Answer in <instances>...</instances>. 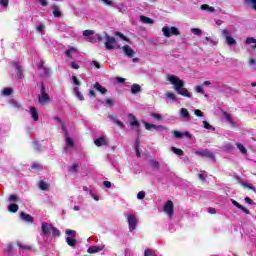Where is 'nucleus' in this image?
Listing matches in <instances>:
<instances>
[{
  "label": "nucleus",
  "instance_id": "16",
  "mask_svg": "<svg viewBox=\"0 0 256 256\" xmlns=\"http://www.w3.org/2000/svg\"><path fill=\"white\" fill-rule=\"evenodd\" d=\"M223 117L226 119V121L232 126V127H237V122H235V120H233V118L231 117V114L227 113V112H223Z\"/></svg>",
  "mask_w": 256,
  "mask_h": 256
},
{
  "label": "nucleus",
  "instance_id": "50",
  "mask_svg": "<svg viewBox=\"0 0 256 256\" xmlns=\"http://www.w3.org/2000/svg\"><path fill=\"white\" fill-rule=\"evenodd\" d=\"M137 199H140V200L145 199V191L138 192Z\"/></svg>",
  "mask_w": 256,
  "mask_h": 256
},
{
  "label": "nucleus",
  "instance_id": "11",
  "mask_svg": "<svg viewBox=\"0 0 256 256\" xmlns=\"http://www.w3.org/2000/svg\"><path fill=\"white\" fill-rule=\"evenodd\" d=\"M231 203L232 205H234V207H237V209H240V211H243L245 215H251V211H249V209L245 208L243 205L239 204V202H237L236 200L231 199Z\"/></svg>",
  "mask_w": 256,
  "mask_h": 256
},
{
  "label": "nucleus",
  "instance_id": "22",
  "mask_svg": "<svg viewBox=\"0 0 256 256\" xmlns=\"http://www.w3.org/2000/svg\"><path fill=\"white\" fill-rule=\"evenodd\" d=\"M140 21L146 25H153L155 21L147 16H140Z\"/></svg>",
  "mask_w": 256,
  "mask_h": 256
},
{
  "label": "nucleus",
  "instance_id": "51",
  "mask_svg": "<svg viewBox=\"0 0 256 256\" xmlns=\"http://www.w3.org/2000/svg\"><path fill=\"white\" fill-rule=\"evenodd\" d=\"M208 213H210V215H216L217 214V210L213 207H209L207 209Z\"/></svg>",
  "mask_w": 256,
  "mask_h": 256
},
{
  "label": "nucleus",
  "instance_id": "12",
  "mask_svg": "<svg viewBox=\"0 0 256 256\" xmlns=\"http://www.w3.org/2000/svg\"><path fill=\"white\" fill-rule=\"evenodd\" d=\"M196 155H200V157H207L208 159L215 161V154L209 152V150L197 151Z\"/></svg>",
  "mask_w": 256,
  "mask_h": 256
},
{
  "label": "nucleus",
  "instance_id": "13",
  "mask_svg": "<svg viewBox=\"0 0 256 256\" xmlns=\"http://www.w3.org/2000/svg\"><path fill=\"white\" fill-rule=\"evenodd\" d=\"M20 219H22V221H25L26 223H33L35 221V218H33V216L25 212L20 213Z\"/></svg>",
  "mask_w": 256,
  "mask_h": 256
},
{
  "label": "nucleus",
  "instance_id": "1",
  "mask_svg": "<svg viewBox=\"0 0 256 256\" xmlns=\"http://www.w3.org/2000/svg\"><path fill=\"white\" fill-rule=\"evenodd\" d=\"M168 81L172 85H174L175 91L178 93V95H182V97H188V99H191V93L189 90H187L185 87V82L183 80L179 79V77L175 75L168 76Z\"/></svg>",
  "mask_w": 256,
  "mask_h": 256
},
{
  "label": "nucleus",
  "instance_id": "44",
  "mask_svg": "<svg viewBox=\"0 0 256 256\" xmlns=\"http://www.w3.org/2000/svg\"><path fill=\"white\" fill-rule=\"evenodd\" d=\"M116 37H120V39H123V41H129V39L121 32L115 33Z\"/></svg>",
  "mask_w": 256,
  "mask_h": 256
},
{
  "label": "nucleus",
  "instance_id": "45",
  "mask_svg": "<svg viewBox=\"0 0 256 256\" xmlns=\"http://www.w3.org/2000/svg\"><path fill=\"white\" fill-rule=\"evenodd\" d=\"M34 149L38 152V153H41L43 151V148L41 147V144L39 143H35L34 145Z\"/></svg>",
  "mask_w": 256,
  "mask_h": 256
},
{
  "label": "nucleus",
  "instance_id": "64",
  "mask_svg": "<svg viewBox=\"0 0 256 256\" xmlns=\"http://www.w3.org/2000/svg\"><path fill=\"white\" fill-rule=\"evenodd\" d=\"M71 67L72 69H79V64H77V62H71Z\"/></svg>",
  "mask_w": 256,
  "mask_h": 256
},
{
  "label": "nucleus",
  "instance_id": "53",
  "mask_svg": "<svg viewBox=\"0 0 256 256\" xmlns=\"http://www.w3.org/2000/svg\"><path fill=\"white\" fill-rule=\"evenodd\" d=\"M194 115H196V117H203L204 114H203V112L201 110L196 109L194 111Z\"/></svg>",
  "mask_w": 256,
  "mask_h": 256
},
{
  "label": "nucleus",
  "instance_id": "61",
  "mask_svg": "<svg viewBox=\"0 0 256 256\" xmlns=\"http://www.w3.org/2000/svg\"><path fill=\"white\" fill-rule=\"evenodd\" d=\"M88 97H97V93H95V90H90L88 92Z\"/></svg>",
  "mask_w": 256,
  "mask_h": 256
},
{
  "label": "nucleus",
  "instance_id": "49",
  "mask_svg": "<svg viewBox=\"0 0 256 256\" xmlns=\"http://www.w3.org/2000/svg\"><path fill=\"white\" fill-rule=\"evenodd\" d=\"M114 103H115V99L113 98H108L106 99V102H105L106 105H111V107H113Z\"/></svg>",
  "mask_w": 256,
  "mask_h": 256
},
{
  "label": "nucleus",
  "instance_id": "28",
  "mask_svg": "<svg viewBox=\"0 0 256 256\" xmlns=\"http://www.w3.org/2000/svg\"><path fill=\"white\" fill-rule=\"evenodd\" d=\"M8 211L10 213H17V211H19V205L12 203L8 206Z\"/></svg>",
  "mask_w": 256,
  "mask_h": 256
},
{
  "label": "nucleus",
  "instance_id": "23",
  "mask_svg": "<svg viewBox=\"0 0 256 256\" xmlns=\"http://www.w3.org/2000/svg\"><path fill=\"white\" fill-rule=\"evenodd\" d=\"M38 187L39 189H41V191H47L50 187V184L41 180L39 183H38Z\"/></svg>",
  "mask_w": 256,
  "mask_h": 256
},
{
  "label": "nucleus",
  "instance_id": "24",
  "mask_svg": "<svg viewBox=\"0 0 256 256\" xmlns=\"http://www.w3.org/2000/svg\"><path fill=\"white\" fill-rule=\"evenodd\" d=\"M132 95H137V93H141V86L139 84H133L131 87Z\"/></svg>",
  "mask_w": 256,
  "mask_h": 256
},
{
  "label": "nucleus",
  "instance_id": "39",
  "mask_svg": "<svg viewBox=\"0 0 256 256\" xmlns=\"http://www.w3.org/2000/svg\"><path fill=\"white\" fill-rule=\"evenodd\" d=\"M66 143L68 147H75V143L73 142V139L69 137V135H66Z\"/></svg>",
  "mask_w": 256,
  "mask_h": 256
},
{
  "label": "nucleus",
  "instance_id": "48",
  "mask_svg": "<svg viewBox=\"0 0 256 256\" xmlns=\"http://www.w3.org/2000/svg\"><path fill=\"white\" fill-rule=\"evenodd\" d=\"M91 35H93V30H85L83 32L84 37H91Z\"/></svg>",
  "mask_w": 256,
  "mask_h": 256
},
{
  "label": "nucleus",
  "instance_id": "31",
  "mask_svg": "<svg viewBox=\"0 0 256 256\" xmlns=\"http://www.w3.org/2000/svg\"><path fill=\"white\" fill-rule=\"evenodd\" d=\"M244 5L250 6L256 11V0H245Z\"/></svg>",
  "mask_w": 256,
  "mask_h": 256
},
{
  "label": "nucleus",
  "instance_id": "59",
  "mask_svg": "<svg viewBox=\"0 0 256 256\" xmlns=\"http://www.w3.org/2000/svg\"><path fill=\"white\" fill-rule=\"evenodd\" d=\"M77 169H79V165L73 164V165L71 166V171H72V173H77Z\"/></svg>",
  "mask_w": 256,
  "mask_h": 256
},
{
  "label": "nucleus",
  "instance_id": "4",
  "mask_svg": "<svg viewBox=\"0 0 256 256\" xmlns=\"http://www.w3.org/2000/svg\"><path fill=\"white\" fill-rule=\"evenodd\" d=\"M162 32L164 37H173L174 36H178L181 35V31H179V28L172 26V27H168V26H164L162 28Z\"/></svg>",
  "mask_w": 256,
  "mask_h": 256
},
{
  "label": "nucleus",
  "instance_id": "18",
  "mask_svg": "<svg viewBox=\"0 0 256 256\" xmlns=\"http://www.w3.org/2000/svg\"><path fill=\"white\" fill-rule=\"evenodd\" d=\"M30 115H31L33 121H39V112L37 111V108L31 106L30 107Z\"/></svg>",
  "mask_w": 256,
  "mask_h": 256
},
{
  "label": "nucleus",
  "instance_id": "10",
  "mask_svg": "<svg viewBox=\"0 0 256 256\" xmlns=\"http://www.w3.org/2000/svg\"><path fill=\"white\" fill-rule=\"evenodd\" d=\"M145 129L147 131H151V129H157L158 131H167V127L163 126V125H155V124H149V123H145Z\"/></svg>",
  "mask_w": 256,
  "mask_h": 256
},
{
  "label": "nucleus",
  "instance_id": "43",
  "mask_svg": "<svg viewBox=\"0 0 256 256\" xmlns=\"http://www.w3.org/2000/svg\"><path fill=\"white\" fill-rule=\"evenodd\" d=\"M151 117H153V119H156V121H161L163 119V116H161V114H157V113H152Z\"/></svg>",
  "mask_w": 256,
  "mask_h": 256
},
{
  "label": "nucleus",
  "instance_id": "42",
  "mask_svg": "<svg viewBox=\"0 0 256 256\" xmlns=\"http://www.w3.org/2000/svg\"><path fill=\"white\" fill-rule=\"evenodd\" d=\"M173 135L176 139H183V133H181L177 130L173 131Z\"/></svg>",
  "mask_w": 256,
  "mask_h": 256
},
{
  "label": "nucleus",
  "instance_id": "25",
  "mask_svg": "<svg viewBox=\"0 0 256 256\" xmlns=\"http://www.w3.org/2000/svg\"><path fill=\"white\" fill-rule=\"evenodd\" d=\"M73 92L80 101H85V97H83V94L79 91V87H74Z\"/></svg>",
  "mask_w": 256,
  "mask_h": 256
},
{
  "label": "nucleus",
  "instance_id": "54",
  "mask_svg": "<svg viewBox=\"0 0 256 256\" xmlns=\"http://www.w3.org/2000/svg\"><path fill=\"white\" fill-rule=\"evenodd\" d=\"M44 75L45 77H49V75H51V68H44Z\"/></svg>",
  "mask_w": 256,
  "mask_h": 256
},
{
  "label": "nucleus",
  "instance_id": "30",
  "mask_svg": "<svg viewBox=\"0 0 256 256\" xmlns=\"http://www.w3.org/2000/svg\"><path fill=\"white\" fill-rule=\"evenodd\" d=\"M236 147L237 149H239V151L242 153V155H247V148H245V146H243V144L241 143H236Z\"/></svg>",
  "mask_w": 256,
  "mask_h": 256
},
{
  "label": "nucleus",
  "instance_id": "7",
  "mask_svg": "<svg viewBox=\"0 0 256 256\" xmlns=\"http://www.w3.org/2000/svg\"><path fill=\"white\" fill-rule=\"evenodd\" d=\"M129 231L133 232L137 229V225H139V220L137 219V216L130 214L127 216Z\"/></svg>",
  "mask_w": 256,
  "mask_h": 256
},
{
  "label": "nucleus",
  "instance_id": "6",
  "mask_svg": "<svg viewBox=\"0 0 256 256\" xmlns=\"http://www.w3.org/2000/svg\"><path fill=\"white\" fill-rule=\"evenodd\" d=\"M105 48L108 50V51H111L113 49H115V46L117 45V40L115 39V37L113 36H110L109 34H105Z\"/></svg>",
  "mask_w": 256,
  "mask_h": 256
},
{
  "label": "nucleus",
  "instance_id": "19",
  "mask_svg": "<svg viewBox=\"0 0 256 256\" xmlns=\"http://www.w3.org/2000/svg\"><path fill=\"white\" fill-rule=\"evenodd\" d=\"M128 121H130V125L132 127H139V121H137V118H135V115L128 114Z\"/></svg>",
  "mask_w": 256,
  "mask_h": 256
},
{
  "label": "nucleus",
  "instance_id": "34",
  "mask_svg": "<svg viewBox=\"0 0 256 256\" xmlns=\"http://www.w3.org/2000/svg\"><path fill=\"white\" fill-rule=\"evenodd\" d=\"M2 94L5 96V97H9L10 95H13V89L12 88H4L3 91H2Z\"/></svg>",
  "mask_w": 256,
  "mask_h": 256
},
{
  "label": "nucleus",
  "instance_id": "37",
  "mask_svg": "<svg viewBox=\"0 0 256 256\" xmlns=\"http://www.w3.org/2000/svg\"><path fill=\"white\" fill-rule=\"evenodd\" d=\"M166 97L169 98L171 101H177V96L173 92H167Z\"/></svg>",
  "mask_w": 256,
  "mask_h": 256
},
{
  "label": "nucleus",
  "instance_id": "60",
  "mask_svg": "<svg viewBox=\"0 0 256 256\" xmlns=\"http://www.w3.org/2000/svg\"><path fill=\"white\" fill-rule=\"evenodd\" d=\"M103 185H104V187H106V189H111V182L110 181H104Z\"/></svg>",
  "mask_w": 256,
  "mask_h": 256
},
{
  "label": "nucleus",
  "instance_id": "20",
  "mask_svg": "<svg viewBox=\"0 0 256 256\" xmlns=\"http://www.w3.org/2000/svg\"><path fill=\"white\" fill-rule=\"evenodd\" d=\"M93 87L102 95H105V93H107V88L103 87L101 84H99V82H96Z\"/></svg>",
  "mask_w": 256,
  "mask_h": 256
},
{
  "label": "nucleus",
  "instance_id": "26",
  "mask_svg": "<svg viewBox=\"0 0 256 256\" xmlns=\"http://www.w3.org/2000/svg\"><path fill=\"white\" fill-rule=\"evenodd\" d=\"M52 13H53V15H54V17H57V18H59V17H61V11H59V6H57V5H52Z\"/></svg>",
  "mask_w": 256,
  "mask_h": 256
},
{
  "label": "nucleus",
  "instance_id": "57",
  "mask_svg": "<svg viewBox=\"0 0 256 256\" xmlns=\"http://www.w3.org/2000/svg\"><path fill=\"white\" fill-rule=\"evenodd\" d=\"M31 169L39 170V169H41V164L34 163V164H32Z\"/></svg>",
  "mask_w": 256,
  "mask_h": 256
},
{
  "label": "nucleus",
  "instance_id": "58",
  "mask_svg": "<svg viewBox=\"0 0 256 256\" xmlns=\"http://www.w3.org/2000/svg\"><path fill=\"white\" fill-rule=\"evenodd\" d=\"M198 178L200 179V181H203V183L207 181V176H205L204 174H198Z\"/></svg>",
  "mask_w": 256,
  "mask_h": 256
},
{
  "label": "nucleus",
  "instance_id": "8",
  "mask_svg": "<svg viewBox=\"0 0 256 256\" xmlns=\"http://www.w3.org/2000/svg\"><path fill=\"white\" fill-rule=\"evenodd\" d=\"M222 35L225 38L227 45H237V40L231 37V32L228 29H223Z\"/></svg>",
  "mask_w": 256,
  "mask_h": 256
},
{
  "label": "nucleus",
  "instance_id": "55",
  "mask_svg": "<svg viewBox=\"0 0 256 256\" xmlns=\"http://www.w3.org/2000/svg\"><path fill=\"white\" fill-rule=\"evenodd\" d=\"M18 247H20L21 249H25L27 251H31V246H27V245H22V244H18Z\"/></svg>",
  "mask_w": 256,
  "mask_h": 256
},
{
  "label": "nucleus",
  "instance_id": "40",
  "mask_svg": "<svg viewBox=\"0 0 256 256\" xmlns=\"http://www.w3.org/2000/svg\"><path fill=\"white\" fill-rule=\"evenodd\" d=\"M191 32H192L194 35H198V36L203 35V31H202L201 29H198V28H192V29H191Z\"/></svg>",
  "mask_w": 256,
  "mask_h": 256
},
{
  "label": "nucleus",
  "instance_id": "3",
  "mask_svg": "<svg viewBox=\"0 0 256 256\" xmlns=\"http://www.w3.org/2000/svg\"><path fill=\"white\" fill-rule=\"evenodd\" d=\"M65 235H67L66 237L67 245H69V247H75L77 245V239H75V237H77V231L67 229L65 231Z\"/></svg>",
  "mask_w": 256,
  "mask_h": 256
},
{
  "label": "nucleus",
  "instance_id": "21",
  "mask_svg": "<svg viewBox=\"0 0 256 256\" xmlns=\"http://www.w3.org/2000/svg\"><path fill=\"white\" fill-rule=\"evenodd\" d=\"M239 183H240L241 186H243L244 189H250L251 191L256 193V187L253 186V184H249V183L244 182V181H240Z\"/></svg>",
  "mask_w": 256,
  "mask_h": 256
},
{
  "label": "nucleus",
  "instance_id": "33",
  "mask_svg": "<svg viewBox=\"0 0 256 256\" xmlns=\"http://www.w3.org/2000/svg\"><path fill=\"white\" fill-rule=\"evenodd\" d=\"M172 151L175 153V155H178V157H183V155H185V152H183L182 149L176 147H172Z\"/></svg>",
  "mask_w": 256,
  "mask_h": 256
},
{
  "label": "nucleus",
  "instance_id": "27",
  "mask_svg": "<svg viewBox=\"0 0 256 256\" xmlns=\"http://www.w3.org/2000/svg\"><path fill=\"white\" fill-rule=\"evenodd\" d=\"M102 251V248L99 246H91L88 248L87 253L93 254V253H99Z\"/></svg>",
  "mask_w": 256,
  "mask_h": 256
},
{
  "label": "nucleus",
  "instance_id": "38",
  "mask_svg": "<svg viewBox=\"0 0 256 256\" xmlns=\"http://www.w3.org/2000/svg\"><path fill=\"white\" fill-rule=\"evenodd\" d=\"M246 43L248 44V45H251V44H255L254 46H253V49H256V39L255 38H253V37H250V38H246Z\"/></svg>",
  "mask_w": 256,
  "mask_h": 256
},
{
  "label": "nucleus",
  "instance_id": "32",
  "mask_svg": "<svg viewBox=\"0 0 256 256\" xmlns=\"http://www.w3.org/2000/svg\"><path fill=\"white\" fill-rule=\"evenodd\" d=\"M180 114H181V117H183V119H190L189 110H187V108H182L180 110Z\"/></svg>",
  "mask_w": 256,
  "mask_h": 256
},
{
  "label": "nucleus",
  "instance_id": "46",
  "mask_svg": "<svg viewBox=\"0 0 256 256\" xmlns=\"http://www.w3.org/2000/svg\"><path fill=\"white\" fill-rule=\"evenodd\" d=\"M203 125H204V129L215 130V128H213V126H211V124H209V122H207V121H203Z\"/></svg>",
  "mask_w": 256,
  "mask_h": 256
},
{
  "label": "nucleus",
  "instance_id": "63",
  "mask_svg": "<svg viewBox=\"0 0 256 256\" xmlns=\"http://www.w3.org/2000/svg\"><path fill=\"white\" fill-rule=\"evenodd\" d=\"M195 92L196 93H203V87L202 86H196L195 87Z\"/></svg>",
  "mask_w": 256,
  "mask_h": 256
},
{
  "label": "nucleus",
  "instance_id": "35",
  "mask_svg": "<svg viewBox=\"0 0 256 256\" xmlns=\"http://www.w3.org/2000/svg\"><path fill=\"white\" fill-rule=\"evenodd\" d=\"M8 201L10 203H18L19 202V196L15 194H11L8 198Z\"/></svg>",
  "mask_w": 256,
  "mask_h": 256
},
{
  "label": "nucleus",
  "instance_id": "29",
  "mask_svg": "<svg viewBox=\"0 0 256 256\" xmlns=\"http://www.w3.org/2000/svg\"><path fill=\"white\" fill-rule=\"evenodd\" d=\"M150 166L152 167V169H156V171H158V169H161V165L159 164V161L157 160H150Z\"/></svg>",
  "mask_w": 256,
  "mask_h": 256
},
{
  "label": "nucleus",
  "instance_id": "36",
  "mask_svg": "<svg viewBox=\"0 0 256 256\" xmlns=\"http://www.w3.org/2000/svg\"><path fill=\"white\" fill-rule=\"evenodd\" d=\"M51 233L53 237H61V231H59L55 226H52Z\"/></svg>",
  "mask_w": 256,
  "mask_h": 256
},
{
  "label": "nucleus",
  "instance_id": "14",
  "mask_svg": "<svg viewBox=\"0 0 256 256\" xmlns=\"http://www.w3.org/2000/svg\"><path fill=\"white\" fill-rule=\"evenodd\" d=\"M124 54L126 55V57H134L135 56V51L131 48V46L129 45H125L122 47Z\"/></svg>",
  "mask_w": 256,
  "mask_h": 256
},
{
  "label": "nucleus",
  "instance_id": "41",
  "mask_svg": "<svg viewBox=\"0 0 256 256\" xmlns=\"http://www.w3.org/2000/svg\"><path fill=\"white\" fill-rule=\"evenodd\" d=\"M73 51H75V48H74V47L69 48V49L66 51V57H69V59H73V55L71 54V53H73Z\"/></svg>",
  "mask_w": 256,
  "mask_h": 256
},
{
  "label": "nucleus",
  "instance_id": "5",
  "mask_svg": "<svg viewBox=\"0 0 256 256\" xmlns=\"http://www.w3.org/2000/svg\"><path fill=\"white\" fill-rule=\"evenodd\" d=\"M163 211L168 215L169 219H173L175 213V205L173 204V201L167 200L164 204Z\"/></svg>",
  "mask_w": 256,
  "mask_h": 256
},
{
  "label": "nucleus",
  "instance_id": "47",
  "mask_svg": "<svg viewBox=\"0 0 256 256\" xmlns=\"http://www.w3.org/2000/svg\"><path fill=\"white\" fill-rule=\"evenodd\" d=\"M72 81H73L74 85H76L77 87H79V85H81V81H79V79H77V76H72Z\"/></svg>",
  "mask_w": 256,
  "mask_h": 256
},
{
  "label": "nucleus",
  "instance_id": "9",
  "mask_svg": "<svg viewBox=\"0 0 256 256\" xmlns=\"http://www.w3.org/2000/svg\"><path fill=\"white\" fill-rule=\"evenodd\" d=\"M52 229H53V224H49L47 222H42V226H41L42 237H47V235H49V233H51Z\"/></svg>",
  "mask_w": 256,
  "mask_h": 256
},
{
  "label": "nucleus",
  "instance_id": "2",
  "mask_svg": "<svg viewBox=\"0 0 256 256\" xmlns=\"http://www.w3.org/2000/svg\"><path fill=\"white\" fill-rule=\"evenodd\" d=\"M40 89L41 90L40 94L38 95V102L42 106L49 105V103H51V97H49L47 90H45V84L43 82L40 83Z\"/></svg>",
  "mask_w": 256,
  "mask_h": 256
},
{
  "label": "nucleus",
  "instance_id": "62",
  "mask_svg": "<svg viewBox=\"0 0 256 256\" xmlns=\"http://www.w3.org/2000/svg\"><path fill=\"white\" fill-rule=\"evenodd\" d=\"M183 137H187V139H193V135H191L189 132H183Z\"/></svg>",
  "mask_w": 256,
  "mask_h": 256
},
{
  "label": "nucleus",
  "instance_id": "56",
  "mask_svg": "<svg viewBox=\"0 0 256 256\" xmlns=\"http://www.w3.org/2000/svg\"><path fill=\"white\" fill-rule=\"evenodd\" d=\"M0 5L3 7H9V0H0Z\"/></svg>",
  "mask_w": 256,
  "mask_h": 256
},
{
  "label": "nucleus",
  "instance_id": "52",
  "mask_svg": "<svg viewBox=\"0 0 256 256\" xmlns=\"http://www.w3.org/2000/svg\"><path fill=\"white\" fill-rule=\"evenodd\" d=\"M114 123L118 125V127H120L121 129H125V124H123V122H121L119 119L115 120Z\"/></svg>",
  "mask_w": 256,
  "mask_h": 256
},
{
  "label": "nucleus",
  "instance_id": "17",
  "mask_svg": "<svg viewBox=\"0 0 256 256\" xmlns=\"http://www.w3.org/2000/svg\"><path fill=\"white\" fill-rule=\"evenodd\" d=\"M94 144L96 147H103V145H107V140L105 139V136H101L94 140Z\"/></svg>",
  "mask_w": 256,
  "mask_h": 256
},
{
  "label": "nucleus",
  "instance_id": "15",
  "mask_svg": "<svg viewBox=\"0 0 256 256\" xmlns=\"http://www.w3.org/2000/svg\"><path fill=\"white\" fill-rule=\"evenodd\" d=\"M15 71L18 79H23L25 77V74L23 73V69L17 62L14 63Z\"/></svg>",
  "mask_w": 256,
  "mask_h": 256
}]
</instances>
